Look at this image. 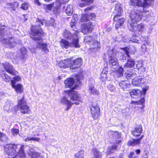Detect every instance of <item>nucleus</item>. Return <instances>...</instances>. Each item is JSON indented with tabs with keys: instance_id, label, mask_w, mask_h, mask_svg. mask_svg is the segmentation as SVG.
<instances>
[{
	"instance_id": "50",
	"label": "nucleus",
	"mask_w": 158,
	"mask_h": 158,
	"mask_svg": "<svg viewBox=\"0 0 158 158\" xmlns=\"http://www.w3.org/2000/svg\"><path fill=\"white\" fill-rule=\"evenodd\" d=\"M113 136L117 139H118L121 136V134L117 131L114 132L113 134Z\"/></svg>"
},
{
	"instance_id": "62",
	"label": "nucleus",
	"mask_w": 158,
	"mask_h": 158,
	"mask_svg": "<svg viewBox=\"0 0 158 158\" xmlns=\"http://www.w3.org/2000/svg\"><path fill=\"white\" fill-rule=\"evenodd\" d=\"M75 19H72L71 21V22L70 23V25L71 27L74 28L75 27Z\"/></svg>"
},
{
	"instance_id": "12",
	"label": "nucleus",
	"mask_w": 158,
	"mask_h": 158,
	"mask_svg": "<svg viewBox=\"0 0 158 158\" xmlns=\"http://www.w3.org/2000/svg\"><path fill=\"white\" fill-rule=\"evenodd\" d=\"M92 117L95 119H97L100 115V110L97 105H93L90 106Z\"/></svg>"
},
{
	"instance_id": "24",
	"label": "nucleus",
	"mask_w": 158,
	"mask_h": 158,
	"mask_svg": "<svg viewBox=\"0 0 158 158\" xmlns=\"http://www.w3.org/2000/svg\"><path fill=\"white\" fill-rule=\"evenodd\" d=\"M47 154L44 152L40 154L38 152H34L31 156V158H47Z\"/></svg>"
},
{
	"instance_id": "13",
	"label": "nucleus",
	"mask_w": 158,
	"mask_h": 158,
	"mask_svg": "<svg viewBox=\"0 0 158 158\" xmlns=\"http://www.w3.org/2000/svg\"><path fill=\"white\" fill-rule=\"evenodd\" d=\"M95 24L94 23L89 22L87 24L83 25L81 30L82 32L85 34L91 32Z\"/></svg>"
},
{
	"instance_id": "38",
	"label": "nucleus",
	"mask_w": 158,
	"mask_h": 158,
	"mask_svg": "<svg viewBox=\"0 0 158 158\" xmlns=\"http://www.w3.org/2000/svg\"><path fill=\"white\" fill-rule=\"evenodd\" d=\"M18 5L17 2H15L13 3H7L6 5V7L7 8H12L13 10H15V7Z\"/></svg>"
},
{
	"instance_id": "44",
	"label": "nucleus",
	"mask_w": 158,
	"mask_h": 158,
	"mask_svg": "<svg viewBox=\"0 0 158 158\" xmlns=\"http://www.w3.org/2000/svg\"><path fill=\"white\" fill-rule=\"evenodd\" d=\"M7 139L8 137L6 135L0 132V140L5 141H7Z\"/></svg>"
},
{
	"instance_id": "25",
	"label": "nucleus",
	"mask_w": 158,
	"mask_h": 158,
	"mask_svg": "<svg viewBox=\"0 0 158 158\" xmlns=\"http://www.w3.org/2000/svg\"><path fill=\"white\" fill-rule=\"evenodd\" d=\"M135 22L130 19L128 20L127 23V27L128 29L131 31H135L136 26V24L135 23Z\"/></svg>"
},
{
	"instance_id": "39",
	"label": "nucleus",
	"mask_w": 158,
	"mask_h": 158,
	"mask_svg": "<svg viewBox=\"0 0 158 158\" xmlns=\"http://www.w3.org/2000/svg\"><path fill=\"white\" fill-rule=\"evenodd\" d=\"M89 20V16H88L87 13L82 15L80 21L81 22H86Z\"/></svg>"
},
{
	"instance_id": "11",
	"label": "nucleus",
	"mask_w": 158,
	"mask_h": 158,
	"mask_svg": "<svg viewBox=\"0 0 158 158\" xmlns=\"http://www.w3.org/2000/svg\"><path fill=\"white\" fill-rule=\"evenodd\" d=\"M78 32L76 30H72L71 32L67 30H65L63 34V35L64 38L74 40L78 38Z\"/></svg>"
},
{
	"instance_id": "34",
	"label": "nucleus",
	"mask_w": 158,
	"mask_h": 158,
	"mask_svg": "<svg viewBox=\"0 0 158 158\" xmlns=\"http://www.w3.org/2000/svg\"><path fill=\"white\" fill-rule=\"evenodd\" d=\"M73 8L72 5H68L65 9V12L68 15H71L73 13Z\"/></svg>"
},
{
	"instance_id": "31",
	"label": "nucleus",
	"mask_w": 158,
	"mask_h": 158,
	"mask_svg": "<svg viewBox=\"0 0 158 158\" xmlns=\"http://www.w3.org/2000/svg\"><path fill=\"white\" fill-rule=\"evenodd\" d=\"M135 31H139L142 33L145 28L144 24L143 23H140L136 26Z\"/></svg>"
},
{
	"instance_id": "33",
	"label": "nucleus",
	"mask_w": 158,
	"mask_h": 158,
	"mask_svg": "<svg viewBox=\"0 0 158 158\" xmlns=\"http://www.w3.org/2000/svg\"><path fill=\"white\" fill-rule=\"evenodd\" d=\"M20 51L21 58L23 59L25 58L27 56V50L26 48L24 47H22L20 48Z\"/></svg>"
},
{
	"instance_id": "63",
	"label": "nucleus",
	"mask_w": 158,
	"mask_h": 158,
	"mask_svg": "<svg viewBox=\"0 0 158 158\" xmlns=\"http://www.w3.org/2000/svg\"><path fill=\"white\" fill-rule=\"evenodd\" d=\"M148 88L149 87L148 86H146L143 88V92L145 93L146 91L148 90Z\"/></svg>"
},
{
	"instance_id": "46",
	"label": "nucleus",
	"mask_w": 158,
	"mask_h": 158,
	"mask_svg": "<svg viewBox=\"0 0 158 158\" xmlns=\"http://www.w3.org/2000/svg\"><path fill=\"white\" fill-rule=\"evenodd\" d=\"M117 147V146L115 145H113L111 147H109L107 150V153L108 154H110L113 152L112 151L115 149Z\"/></svg>"
},
{
	"instance_id": "47",
	"label": "nucleus",
	"mask_w": 158,
	"mask_h": 158,
	"mask_svg": "<svg viewBox=\"0 0 158 158\" xmlns=\"http://www.w3.org/2000/svg\"><path fill=\"white\" fill-rule=\"evenodd\" d=\"M135 64V68L137 69H139L143 65L142 62L141 61L136 62Z\"/></svg>"
},
{
	"instance_id": "55",
	"label": "nucleus",
	"mask_w": 158,
	"mask_h": 158,
	"mask_svg": "<svg viewBox=\"0 0 158 158\" xmlns=\"http://www.w3.org/2000/svg\"><path fill=\"white\" fill-rule=\"evenodd\" d=\"M137 43H139V42L138 40H137L135 37H133L131 38V41L130 42Z\"/></svg>"
},
{
	"instance_id": "15",
	"label": "nucleus",
	"mask_w": 158,
	"mask_h": 158,
	"mask_svg": "<svg viewBox=\"0 0 158 158\" xmlns=\"http://www.w3.org/2000/svg\"><path fill=\"white\" fill-rule=\"evenodd\" d=\"M123 10L121 7V5L119 3L116 4L114 13L115 14V16L113 18L114 21L116 22L118 19V17L121 15Z\"/></svg>"
},
{
	"instance_id": "29",
	"label": "nucleus",
	"mask_w": 158,
	"mask_h": 158,
	"mask_svg": "<svg viewBox=\"0 0 158 158\" xmlns=\"http://www.w3.org/2000/svg\"><path fill=\"white\" fill-rule=\"evenodd\" d=\"M132 82L133 85H139L141 84H143V81H142V77H139L138 78H136L133 79Z\"/></svg>"
},
{
	"instance_id": "30",
	"label": "nucleus",
	"mask_w": 158,
	"mask_h": 158,
	"mask_svg": "<svg viewBox=\"0 0 158 158\" xmlns=\"http://www.w3.org/2000/svg\"><path fill=\"white\" fill-rule=\"evenodd\" d=\"M82 2L79 4V6L82 7L86 5H89L93 3V0H81Z\"/></svg>"
},
{
	"instance_id": "57",
	"label": "nucleus",
	"mask_w": 158,
	"mask_h": 158,
	"mask_svg": "<svg viewBox=\"0 0 158 158\" xmlns=\"http://www.w3.org/2000/svg\"><path fill=\"white\" fill-rule=\"evenodd\" d=\"M87 14L88 16H89V19H92V18H94L95 16V14L93 13H88Z\"/></svg>"
},
{
	"instance_id": "56",
	"label": "nucleus",
	"mask_w": 158,
	"mask_h": 158,
	"mask_svg": "<svg viewBox=\"0 0 158 158\" xmlns=\"http://www.w3.org/2000/svg\"><path fill=\"white\" fill-rule=\"evenodd\" d=\"M134 152H131L128 156L129 158H137L138 156H137L134 155Z\"/></svg>"
},
{
	"instance_id": "18",
	"label": "nucleus",
	"mask_w": 158,
	"mask_h": 158,
	"mask_svg": "<svg viewBox=\"0 0 158 158\" xmlns=\"http://www.w3.org/2000/svg\"><path fill=\"white\" fill-rule=\"evenodd\" d=\"M143 132V128L141 125L137 126L131 131L132 135L135 137H137L140 135Z\"/></svg>"
},
{
	"instance_id": "4",
	"label": "nucleus",
	"mask_w": 158,
	"mask_h": 158,
	"mask_svg": "<svg viewBox=\"0 0 158 158\" xmlns=\"http://www.w3.org/2000/svg\"><path fill=\"white\" fill-rule=\"evenodd\" d=\"M3 27L6 26L0 23V40L6 47H13L17 44L21 43L20 40L17 42L13 37L6 39L7 36L5 33V28H2Z\"/></svg>"
},
{
	"instance_id": "32",
	"label": "nucleus",
	"mask_w": 158,
	"mask_h": 158,
	"mask_svg": "<svg viewBox=\"0 0 158 158\" xmlns=\"http://www.w3.org/2000/svg\"><path fill=\"white\" fill-rule=\"evenodd\" d=\"M124 18H118L116 21L117 22L116 23L115 27L116 29H118V28L122 26L124 22Z\"/></svg>"
},
{
	"instance_id": "64",
	"label": "nucleus",
	"mask_w": 158,
	"mask_h": 158,
	"mask_svg": "<svg viewBox=\"0 0 158 158\" xmlns=\"http://www.w3.org/2000/svg\"><path fill=\"white\" fill-rule=\"evenodd\" d=\"M107 71L106 70V69L105 68L103 69L101 74L104 75H107Z\"/></svg>"
},
{
	"instance_id": "43",
	"label": "nucleus",
	"mask_w": 158,
	"mask_h": 158,
	"mask_svg": "<svg viewBox=\"0 0 158 158\" xmlns=\"http://www.w3.org/2000/svg\"><path fill=\"white\" fill-rule=\"evenodd\" d=\"M94 158H102L101 153L96 149H93Z\"/></svg>"
},
{
	"instance_id": "37",
	"label": "nucleus",
	"mask_w": 158,
	"mask_h": 158,
	"mask_svg": "<svg viewBox=\"0 0 158 158\" xmlns=\"http://www.w3.org/2000/svg\"><path fill=\"white\" fill-rule=\"evenodd\" d=\"M75 158H84V151L81 150L79 151L75 155Z\"/></svg>"
},
{
	"instance_id": "60",
	"label": "nucleus",
	"mask_w": 158,
	"mask_h": 158,
	"mask_svg": "<svg viewBox=\"0 0 158 158\" xmlns=\"http://www.w3.org/2000/svg\"><path fill=\"white\" fill-rule=\"evenodd\" d=\"M69 0H57L56 2H60V6L62 4L68 2Z\"/></svg>"
},
{
	"instance_id": "17",
	"label": "nucleus",
	"mask_w": 158,
	"mask_h": 158,
	"mask_svg": "<svg viewBox=\"0 0 158 158\" xmlns=\"http://www.w3.org/2000/svg\"><path fill=\"white\" fill-rule=\"evenodd\" d=\"M65 87H69L74 89H75L76 85L75 83V81L73 78H68L64 81Z\"/></svg>"
},
{
	"instance_id": "3",
	"label": "nucleus",
	"mask_w": 158,
	"mask_h": 158,
	"mask_svg": "<svg viewBox=\"0 0 158 158\" xmlns=\"http://www.w3.org/2000/svg\"><path fill=\"white\" fill-rule=\"evenodd\" d=\"M4 150L8 155H15V158H25V157L23 147L20 144H7L4 147Z\"/></svg>"
},
{
	"instance_id": "61",
	"label": "nucleus",
	"mask_w": 158,
	"mask_h": 158,
	"mask_svg": "<svg viewBox=\"0 0 158 158\" xmlns=\"http://www.w3.org/2000/svg\"><path fill=\"white\" fill-rule=\"evenodd\" d=\"M139 104H143L145 102V99L143 98H142L139 101H138Z\"/></svg>"
},
{
	"instance_id": "35",
	"label": "nucleus",
	"mask_w": 158,
	"mask_h": 158,
	"mask_svg": "<svg viewBox=\"0 0 158 158\" xmlns=\"http://www.w3.org/2000/svg\"><path fill=\"white\" fill-rule=\"evenodd\" d=\"M89 91L90 94L95 95H98L99 94V92L93 86L89 87Z\"/></svg>"
},
{
	"instance_id": "20",
	"label": "nucleus",
	"mask_w": 158,
	"mask_h": 158,
	"mask_svg": "<svg viewBox=\"0 0 158 158\" xmlns=\"http://www.w3.org/2000/svg\"><path fill=\"white\" fill-rule=\"evenodd\" d=\"M11 86L17 93H20L23 92V88L21 84H18L15 85V83L13 80H11Z\"/></svg>"
},
{
	"instance_id": "27",
	"label": "nucleus",
	"mask_w": 158,
	"mask_h": 158,
	"mask_svg": "<svg viewBox=\"0 0 158 158\" xmlns=\"http://www.w3.org/2000/svg\"><path fill=\"white\" fill-rule=\"evenodd\" d=\"M109 63L112 66H117L118 65V60L112 56H110L109 57Z\"/></svg>"
},
{
	"instance_id": "41",
	"label": "nucleus",
	"mask_w": 158,
	"mask_h": 158,
	"mask_svg": "<svg viewBox=\"0 0 158 158\" xmlns=\"http://www.w3.org/2000/svg\"><path fill=\"white\" fill-rule=\"evenodd\" d=\"M1 77L6 82H9L10 78L6 73H4L1 75Z\"/></svg>"
},
{
	"instance_id": "51",
	"label": "nucleus",
	"mask_w": 158,
	"mask_h": 158,
	"mask_svg": "<svg viewBox=\"0 0 158 158\" xmlns=\"http://www.w3.org/2000/svg\"><path fill=\"white\" fill-rule=\"evenodd\" d=\"M12 133L15 135L18 134L19 131L18 129L13 128L11 129Z\"/></svg>"
},
{
	"instance_id": "22",
	"label": "nucleus",
	"mask_w": 158,
	"mask_h": 158,
	"mask_svg": "<svg viewBox=\"0 0 158 158\" xmlns=\"http://www.w3.org/2000/svg\"><path fill=\"white\" fill-rule=\"evenodd\" d=\"M131 97L133 98H136L140 96L141 95V92L138 89L131 90L129 92Z\"/></svg>"
},
{
	"instance_id": "10",
	"label": "nucleus",
	"mask_w": 158,
	"mask_h": 158,
	"mask_svg": "<svg viewBox=\"0 0 158 158\" xmlns=\"http://www.w3.org/2000/svg\"><path fill=\"white\" fill-rule=\"evenodd\" d=\"M144 10H142L139 11L138 10H135L132 11L130 15V17L131 20L137 22H139L141 19L143 13H144Z\"/></svg>"
},
{
	"instance_id": "42",
	"label": "nucleus",
	"mask_w": 158,
	"mask_h": 158,
	"mask_svg": "<svg viewBox=\"0 0 158 158\" xmlns=\"http://www.w3.org/2000/svg\"><path fill=\"white\" fill-rule=\"evenodd\" d=\"M125 76H126V78L127 79L132 78L135 77L136 75L135 74L131 72H128L125 73Z\"/></svg>"
},
{
	"instance_id": "36",
	"label": "nucleus",
	"mask_w": 158,
	"mask_h": 158,
	"mask_svg": "<svg viewBox=\"0 0 158 158\" xmlns=\"http://www.w3.org/2000/svg\"><path fill=\"white\" fill-rule=\"evenodd\" d=\"M33 140L37 142H39L40 140V139L39 138L36 137H35L29 136L25 139V141L26 142H27L29 141Z\"/></svg>"
},
{
	"instance_id": "16",
	"label": "nucleus",
	"mask_w": 158,
	"mask_h": 158,
	"mask_svg": "<svg viewBox=\"0 0 158 158\" xmlns=\"http://www.w3.org/2000/svg\"><path fill=\"white\" fill-rule=\"evenodd\" d=\"M82 59L81 58H77L71 63L70 66L71 69H75L79 68L82 65Z\"/></svg>"
},
{
	"instance_id": "59",
	"label": "nucleus",
	"mask_w": 158,
	"mask_h": 158,
	"mask_svg": "<svg viewBox=\"0 0 158 158\" xmlns=\"http://www.w3.org/2000/svg\"><path fill=\"white\" fill-rule=\"evenodd\" d=\"M107 87L108 89L110 91H113L114 90V88L113 85H110Z\"/></svg>"
},
{
	"instance_id": "14",
	"label": "nucleus",
	"mask_w": 158,
	"mask_h": 158,
	"mask_svg": "<svg viewBox=\"0 0 158 158\" xmlns=\"http://www.w3.org/2000/svg\"><path fill=\"white\" fill-rule=\"evenodd\" d=\"M2 65L6 71L8 73L13 75H15L18 73V72L14 69L13 66L9 63L5 62L2 63Z\"/></svg>"
},
{
	"instance_id": "45",
	"label": "nucleus",
	"mask_w": 158,
	"mask_h": 158,
	"mask_svg": "<svg viewBox=\"0 0 158 158\" xmlns=\"http://www.w3.org/2000/svg\"><path fill=\"white\" fill-rule=\"evenodd\" d=\"M123 69L122 67H119L117 71V76L118 77H121L123 75Z\"/></svg>"
},
{
	"instance_id": "58",
	"label": "nucleus",
	"mask_w": 158,
	"mask_h": 158,
	"mask_svg": "<svg viewBox=\"0 0 158 158\" xmlns=\"http://www.w3.org/2000/svg\"><path fill=\"white\" fill-rule=\"evenodd\" d=\"M55 20L53 18H52L50 20V25L51 26H52L54 27L55 26Z\"/></svg>"
},
{
	"instance_id": "52",
	"label": "nucleus",
	"mask_w": 158,
	"mask_h": 158,
	"mask_svg": "<svg viewBox=\"0 0 158 158\" xmlns=\"http://www.w3.org/2000/svg\"><path fill=\"white\" fill-rule=\"evenodd\" d=\"M13 79H14L13 81H15V83L16 81H20L21 80V78L19 76H16L13 78Z\"/></svg>"
},
{
	"instance_id": "21",
	"label": "nucleus",
	"mask_w": 158,
	"mask_h": 158,
	"mask_svg": "<svg viewBox=\"0 0 158 158\" xmlns=\"http://www.w3.org/2000/svg\"><path fill=\"white\" fill-rule=\"evenodd\" d=\"M70 59H68L60 61L58 63L60 67L66 68L69 67L70 65Z\"/></svg>"
},
{
	"instance_id": "2",
	"label": "nucleus",
	"mask_w": 158,
	"mask_h": 158,
	"mask_svg": "<svg viewBox=\"0 0 158 158\" xmlns=\"http://www.w3.org/2000/svg\"><path fill=\"white\" fill-rule=\"evenodd\" d=\"M66 96L63 97L60 99L61 104L65 105L67 107L66 110H68L71 107L73 104L77 105L82 102L81 97L78 92L74 90H69L66 91Z\"/></svg>"
},
{
	"instance_id": "49",
	"label": "nucleus",
	"mask_w": 158,
	"mask_h": 158,
	"mask_svg": "<svg viewBox=\"0 0 158 158\" xmlns=\"http://www.w3.org/2000/svg\"><path fill=\"white\" fill-rule=\"evenodd\" d=\"M29 6V4L27 3H24L22 4L21 8L24 10H26L27 9Z\"/></svg>"
},
{
	"instance_id": "9",
	"label": "nucleus",
	"mask_w": 158,
	"mask_h": 158,
	"mask_svg": "<svg viewBox=\"0 0 158 158\" xmlns=\"http://www.w3.org/2000/svg\"><path fill=\"white\" fill-rule=\"evenodd\" d=\"M44 6L46 12L50 11L52 7H54L53 12L56 15L58 14L60 11V3L58 2H56L52 4L45 5Z\"/></svg>"
},
{
	"instance_id": "54",
	"label": "nucleus",
	"mask_w": 158,
	"mask_h": 158,
	"mask_svg": "<svg viewBox=\"0 0 158 158\" xmlns=\"http://www.w3.org/2000/svg\"><path fill=\"white\" fill-rule=\"evenodd\" d=\"M107 78V75H104L102 74H101V79L102 81H105Z\"/></svg>"
},
{
	"instance_id": "26",
	"label": "nucleus",
	"mask_w": 158,
	"mask_h": 158,
	"mask_svg": "<svg viewBox=\"0 0 158 158\" xmlns=\"http://www.w3.org/2000/svg\"><path fill=\"white\" fill-rule=\"evenodd\" d=\"M134 61L132 58H129L127 60V62L124 65L126 68H131L135 65Z\"/></svg>"
},
{
	"instance_id": "48",
	"label": "nucleus",
	"mask_w": 158,
	"mask_h": 158,
	"mask_svg": "<svg viewBox=\"0 0 158 158\" xmlns=\"http://www.w3.org/2000/svg\"><path fill=\"white\" fill-rule=\"evenodd\" d=\"M122 41L124 42L129 43L131 41V37L128 35H125L122 39Z\"/></svg>"
},
{
	"instance_id": "1",
	"label": "nucleus",
	"mask_w": 158,
	"mask_h": 158,
	"mask_svg": "<svg viewBox=\"0 0 158 158\" xmlns=\"http://www.w3.org/2000/svg\"><path fill=\"white\" fill-rule=\"evenodd\" d=\"M46 22L45 19L41 20L37 19L36 25L31 26V30L32 34L30 35V37L37 43L36 47L37 48L41 49L45 53H47L49 51L47 45L42 42L43 39L41 38L44 35V33L41 27H39L43 25Z\"/></svg>"
},
{
	"instance_id": "40",
	"label": "nucleus",
	"mask_w": 158,
	"mask_h": 158,
	"mask_svg": "<svg viewBox=\"0 0 158 158\" xmlns=\"http://www.w3.org/2000/svg\"><path fill=\"white\" fill-rule=\"evenodd\" d=\"M127 56L129 58V56L128 52H126L124 54L120 53V56L119 58V60L121 61H123L126 60V57Z\"/></svg>"
},
{
	"instance_id": "28",
	"label": "nucleus",
	"mask_w": 158,
	"mask_h": 158,
	"mask_svg": "<svg viewBox=\"0 0 158 158\" xmlns=\"http://www.w3.org/2000/svg\"><path fill=\"white\" fill-rule=\"evenodd\" d=\"M119 86L124 90H125L127 87H129L130 84L126 81H121L119 83Z\"/></svg>"
},
{
	"instance_id": "8",
	"label": "nucleus",
	"mask_w": 158,
	"mask_h": 158,
	"mask_svg": "<svg viewBox=\"0 0 158 158\" xmlns=\"http://www.w3.org/2000/svg\"><path fill=\"white\" fill-rule=\"evenodd\" d=\"M84 41L86 42H89L90 44L92 45L90 48L91 50L94 49L95 51H97L100 47L99 42L94 39L92 36L89 35L85 36Z\"/></svg>"
},
{
	"instance_id": "19",
	"label": "nucleus",
	"mask_w": 158,
	"mask_h": 158,
	"mask_svg": "<svg viewBox=\"0 0 158 158\" xmlns=\"http://www.w3.org/2000/svg\"><path fill=\"white\" fill-rule=\"evenodd\" d=\"M144 136L143 135H142L140 138L136 139H132L129 140L128 143L127 145L129 146H134L135 145H139L140 144V141Z\"/></svg>"
},
{
	"instance_id": "53",
	"label": "nucleus",
	"mask_w": 158,
	"mask_h": 158,
	"mask_svg": "<svg viewBox=\"0 0 158 158\" xmlns=\"http://www.w3.org/2000/svg\"><path fill=\"white\" fill-rule=\"evenodd\" d=\"M142 81H143V83H147L149 82V77H145V78H142Z\"/></svg>"
},
{
	"instance_id": "6",
	"label": "nucleus",
	"mask_w": 158,
	"mask_h": 158,
	"mask_svg": "<svg viewBox=\"0 0 158 158\" xmlns=\"http://www.w3.org/2000/svg\"><path fill=\"white\" fill-rule=\"evenodd\" d=\"M17 108L22 113L26 114L28 113L29 108L27 105V102L23 97L21 100H19Z\"/></svg>"
},
{
	"instance_id": "23",
	"label": "nucleus",
	"mask_w": 158,
	"mask_h": 158,
	"mask_svg": "<svg viewBox=\"0 0 158 158\" xmlns=\"http://www.w3.org/2000/svg\"><path fill=\"white\" fill-rule=\"evenodd\" d=\"M130 4L132 6L141 7L143 10H144V6H145L142 2L141 0H130Z\"/></svg>"
},
{
	"instance_id": "7",
	"label": "nucleus",
	"mask_w": 158,
	"mask_h": 158,
	"mask_svg": "<svg viewBox=\"0 0 158 158\" xmlns=\"http://www.w3.org/2000/svg\"><path fill=\"white\" fill-rule=\"evenodd\" d=\"M17 108L22 113L26 114L28 113L29 108L27 105V102L23 97L21 100H19Z\"/></svg>"
},
{
	"instance_id": "5",
	"label": "nucleus",
	"mask_w": 158,
	"mask_h": 158,
	"mask_svg": "<svg viewBox=\"0 0 158 158\" xmlns=\"http://www.w3.org/2000/svg\"><path fill=\"white\" fill-rule=\"evenodd\" d=\"M60 46L62 48H68L69 46L75 48H79L80 46L79 44L78 39L74 40L73 41L69 43V42L65 40L62 39L60 41Z\"/></svg>"
}]
</instances>
